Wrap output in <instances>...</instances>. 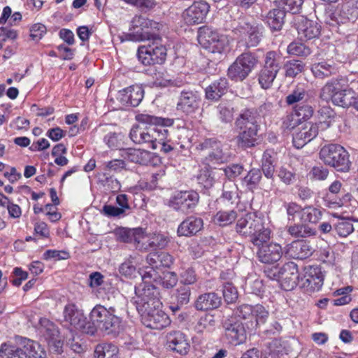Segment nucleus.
I'll list each match as a JSON object with an SVG mask.
<instances>
[{"instance_id": "obj_1", "label": "nucleus", "mask_w": 358, "mask_h": 358, "mask_svg": "<svg viewBox=\"0 0 358 358\" xmlns=\"http://www.w3.org/2000/svg\"><path fill=\"white\" fill-rule=\"evenodd\" d=\"M87 334L94 335L100 331L103 335L117 337L123 331L122 320L115 315V308H108L101 304L96 305L90 313Z\"/></svg>"}, {"instance_id": "obj_53", "label": "nucleus", "mask_w": 358, "mask_h": 358, "mask_svg": "<svg viewBox=\"0 0 358 358\" xmlns=\"http://www.w3.org/2000/svg\"><path fill=\"white\" fill-rule=\"evenodd\" d=\"M321 211L311 206H308L303 208L301 218L304 222L310 223H316L321 217Z\"/></svg>"}, {"instance_id": "obj_27", "label": "nucleus", "mask_w": 358, "mask_h": 358, "mask_svg": "<svg viewBox=\"0 0 358 358\" xmlns=\"http://www.w3.org/2000/svg\"><path fill=\"white\" fill-rule=\"evenodd\" d=\"M166 345L169 349L180 355L187 354L189 343L184 334L180 331H171L166 336Z\"/></svg>"}, {"instance_id": "obj_47", "label": "nucleus", "mask_w": 358, "mask_h": 358, "mask_svg": "<svg viewBox=\"0 0 358 358\" xmlns=\"http://www.w3.org/2000/svg\"><path fill=\"white\" fill-rule=\"evenodd\" d=\"M352 195L349 193L344 194L342 197L338 199L333 198L332 196L327 194L324 199V205L326 207L332 209H336L347 205L351 200Z\"/></svg>"}, {"instance_id": "obj_25", "label": "nucleus", "mask_w": 358, "mask_h": 358, "mask_svg": "<svg viewBox=\"0 0 358 358\" xmlns=\"http://www.w3.org/2000/svg\"><path fill=\"white\" fill-rule=\"evenodd\" d=\"M323 282L324 275L321 268L318 266H309L306 268L303 287L308 292L319 291L322 288Z\"/></svg>"}, {"instance_id": "obj_15", "label": "nucleus", "mask_w": 358, "mask_h": 358, "mask_svg": "<svg viewBox=\"0 0 358 358\" xmlns=\"http://www.w3.org/2000/svg\"><path fill=\"white\" fill-rule=\"evenodd\" d=\"M169 243L166 236L161 234H146L141 228L136 244L140 250H154L164 248Z\"/></svg>"}, {"instance_id": "obj_30", "label": "nucleus", "mask_w": 358, "mask_h": 358, "mask_svg": "<svg viewBox=\"0 0 358 358\" xmlns=\"http://www.w3.org/2000/svg\"><path fill=\"white\" fill-rule=\"evenodd\" d=\"M237 129L238 130V134L236 136V141L239 147L246 148L255 145L257 141L259 127H245Z\"/></svg>"}, {"instance_id": "obj_24", "label": "nucleus", "mask_w": 358, "mask_h": 358, "mask_svg": "<svg viewBox=\"0 0 358 358\" xmlns=\"http://www.w3.org/2000/svg\"><path fill=\"white\" fill-rule=\"evenodd\" d=\"M313 252L310 242L303 240L294 241L285 248V254L292 259H304L310 257Z\"/></svg>"}, {"instance_id": "obj_19", "label": "nucleus", "mask_w": 358, "mask_h": 358, "mask_svg": "<svg viewBox=\"0 0 358 358\" xmlns=\"http://www.w3.org/2000/svg\"><path fill=\"white\" fill-rule=\"evenodd\" d=\"M295 27L300 40H310L320 34V25L303 16H299L295 21Z\"/></svg>"}, {"instance_id": "obj_16", "label": "nucleus", "mask_w": 358, "mask_h": 358, "mask_svg": "<svg viewBox=\"0 0 358 358\" xmlns=\"http://www.w3.org/2000/svg\"><path fill=\"white\" fill-rule=\"evenodd\" d=\"M141 120L145 121L146 122L155 123V124H161L160 130L162 131H164L165 134L164 135V138L161 141H155L152 146V149L156 150L160 148L162 152L164 153H168L173 150V148L168 143L166 139L169 136V131L167 129L169 127H171L173 124V120L170 118H162L160 117H156L153 115H142L141 116Z\"/></svg>"}, {"instance_id": "obj_18", "label": "nucleus", "mask_w": 358, "mask_h": 358, "mask_svg": "<svg viewBox=\"0 0 358 358\" xmlns=\"http://www.w3.org/2000/svg\"><path fill=\"white\" fill-rule=\"evenodd\" d=\"M201 103V98L197 92L182 91L177 103V110L187 115H192L200 108Z\"/></svg>"}, {"instance_id": "obj_55", "label": "nucleus", "mask_w": 358, "mask_h": 358, "mask_svg": "<svg viewBox=\"0 0 358 358\" xmlns=\"http://www.w3.org/2000/svg\"><path fill=\"white\" fill-rule=\"evenodd\" d=\"M219 118L223 123L231 122L234 119V108L229 105L220 103L217 106Z\"/></svg>"}, {"instance_id": "obj_4", "label": "nucleus", "mask_w": 358, "mask_h": 358, "mask_svg": "<svg viewBox=\"0 0 358 358\" xmlns=\"http://www.w3.org/2000/svg\"><path fill=\"white\" fill-rule=\"evenodd\" d=\"M320 158L322 162L337 171L346 173L350 169L351 162L348 152L341 145L329 144L320 151Z\"/></svg>"}, {"instance_id": "obj_14", "label": "nucleus", "mask_w": 358, "mask_h": 358, "mask_svg": "<svg viewBox=\"0 0 358 358\" xmlns=\"http://www.w3.org/2000/svg\"><path fill=\"white\" fill-rule=\"evenodd\" d=\"M225 341L232 345H238L246 340V331L243 324L234 319L228 320L223 324Z\"/></svg>"}, {"instance_id": "obj_26", "label": "nucleus", "mask_w": 358, "mask_h": 358, "mask_svg": "<svg viewBox=\"0 0 358 358\" xmlns=\"http://www.w3.org/2000/svg\"><path fill=\"white\" fill-rule=\"evenodd\" d=\"M257 257L260 262L265 264H272L278 262L282 257V250L279 244L262 243L260 247H257Z\"/></svg>"}, {"instance_id": "obj_12", "label": "nucleus", "mask_w": 358, "mask_h": 358, "mask_svg": "<svg viewBox=\"0 0 358 358\" xmlns=\"http://www.w3.org/2000/svg\"><path fill=\"white\" fill-rule=\"evenodd\" d=\"M133 34L139 41L158 40L155 31L159 29V24L141 15L135 16L131 20Z\"/></svg>"}, {"instance_id": "obj_10", "label": "nucleus", "mask_w": 358, "mask_h": 358, "mask_svg": "<svg viewBox=\"0 0 358 358\" xmlns=\"http://www.w3.org/2000/svg\"><path fill=\"white\" fill-rule=\"evenodd\" d=\"M161 308L162 306H150L148 308H141L138 312L141 315L142 323L150 329L158 330L169 326L171 320Z\"/></svg>"}, {"instance_id": "obj_62", "label": "nucleus", "mask_w": 358, "mask_h": 358, "mask_svg": "<svg viewBox=\"0 0 358 358\" xmlns=\"http://www.w3.org/2000/svg\"><path fill=\"white\" fill-rule=\"evenodd\" d=\"M284 206L286 209L288 220L289 221H294L296 215L300 213H302L303 211L301 206L295 202L285 203Z\"/></svg>"}, {"instance_id": "obj_17", "label": "nucleus", "mask_w": 358, "mask_h": 358, "mask_svg": "<svg viewBox=\"0 0 358 358\" xmlns=\"http://www.w3.org/2000/svg\"><path fill=\"white\" fill-rule=\"evenodd\" d=\"M166 57V49L164 46L148 45L141 47L138 50V59L144 65H152L163 63Z\"/></svg>"}, {"instance_id": "obj_60", "label": "nucleus", "mask_w": 358, "mask_h": 358, "mask_svg": "<svg viewBox=\"0 0 358 358\" xmlns=\"http://www.w3.org/2000/svg\"><path fill=\"white\" fill-rule=\"evenodd\" d=\"M261 178V171L258 169H253L245 176L243 182L248 188L251 189L259 183Z\"/></svg>"}, {"instance_id": "obj_2", "label": "nucleus", "mask_w": 358, "mask_h": 358, "mask_svg": "<svg viewBox=\"0 0 358 358\" xmlns=\"http://www.w3.org/2000/svg\"><path fill=\"white\" fill-rule=\"evenodd\" d=\"M236 232L241 236L249 238L256 247L266 243L271 238V230L264 226L263 219L255 213H247L240 217L236 225Z\"/></svg>"}, {"instance_id": "obj_8", "label": "nucleus", "mask_w": 358, "mask_h": 358, "mask_svg": "<svg viewBox=\"0 0 358 358\" xmlns=\"http://www.w3.org/2000/svg\"><path fill=\"white\" fill-rule=\"evenodd\" d=\"M201 151L202 162L210 167L226 162L229 156L224 151L223 145L216 140L206 139L197 148Z\"/></svg>"}, {"instance_id": "obj_34", "label": "nucleus", "mask_w": 358, "mask_h": 358, "mask_svg": "<svg viewBox=\"0 0 358 358\" xmlns=\"http://www.w3.org/2000/svg\"><path fill=\"white\" fill-rule=\"evenodd\" d=\"M236 129L259 127L257 113L250 109L243 111L235 122Z\"/></svg>"}, {"instance_id": "obj_40", "label": "nucleus", "mask_w": 358, "mask_h": 358, "mask_svg": "<svg viewBox=\"0 0 358 358\" xmlns=\"http://www.w3.org/2000/svg\"><path fill=\"white\" fill-rule=\"evenodd\" d=\"M141 228L127 229L120 228L116 231L117 238L124 243H135L137 244Z\"/></svg>"}, {"instance_id": "obj_48", "label": "nucleus", "mask_w": 358, "mask_h": 358, "mask_svg": "<svg viewBox=\"0 0 358 358\" xmlns=\"http://www.w3.org/2000/svg\"><path fill=\"white\" fill-rule=\"evenodd\" d=\"M284 69L286 77L294 78L304 70V64L300 60H290L285 63Z\"/></svg>"}, {"instance_id": "obj_42", "label": "nucleus", "mask_w": 358, "mask_h": 358, "mask_svg": "<svg viewBox=\"0 0 358 358\" xmlns=\"http://www.w3.org/2000/svg\"><path fill=\"white\" fill-rule=\"evenodd\" d=\"M146 262L149 264L152 271H145V273L142 275V278L143 279H145L146 278L155 279L157 278V273L155 272V269H159L161 268L159 252H151L148 254L146 257Z\"/></svg>"}, {"instance_id": "obj_13", "label": "nucleus", "mask_w": 358, "mask_h": 358, "mask_svg": "<svg viewBox=\"0 0 358 358\" xmlns=\"http://www.w3.org/2000/svg\"><path fill=\"white\" fill-rule=\"evenodd\" d=\"M199 199V194L196 192H180L170 200L169 206L176 211L187 214L196 206Z\"/></svg>"}, {"instance_id": "obj_64", "label": "nucleus", "mask_w": 358, "mask_h": 358, "mask_svg": "<svg viewBox=\"0 0 358 358\" xmlns=\"http://www.w3.org/2000/svg\"><path fill=\"white\" fill-rule=\"evenodd\" d=\"M296 116L299 118V120H306L310 117L313 114V110L310 106L303 105V106H297L295 109Z\"/></svg>"}, {"instance_id": "obj_38", "label": "nucleus", "mask_w": 358, "mask_h": 358, "mask_svg": "<svg viewBox=\"0 0 358 358\" xmlns=\"http://www.w3.org/2000/svg\"><path fill=\"white\" fill-rule=\"evenodd\" d=\"M118 348L112 343H101L96 345L94 354L97 358H116Z\"/></svg>"}, {"instance_id": "obj_45", "label": "nucleus", "mask_w": 358, "mask_h": 358, "mask_svg": "<svg viewBox=\"0 0 358 358\" xmlns=\"http://www.w3.org/2000/svg\"><path fill=\"white\" fill-rule=\"evenodd\" d=\"M280 59V56L275 51L266 52L263 68L278 73L281 68Z\"/></svg>"}, {"instance_id": "obj_32", "label": "nucleus", "mask_w": 358, "mask_h": 358, "mask_svg": "<svg viewBox=\"0 0 358 358\" xmlns=\"http://www.w3.org/2000/svg\"><path fill=\"white\" fill-rule=\"evenodd\" d=\"M311 71L315 78L324 79L336 74L338 69L334 62L322 61L313 64Z\"/></svg>"}, {"instance_id": "obj_58", "label": "nucleus", "mask_w": 358, "mask_h": 358, "mask_svg": "<svg viewBox=\"0 0 358 358\" xmlns=\"http://www.w3.org/2000/svg\"><path fill=\"white\" fill-rule=\"evenodd\" d=\"M307 92L302 87H296L286 96V103L288 105H293L303 101L307 96Z\"/></svg>"}, {"instance_id": "obj_56", "label": "nucleus", "mask_w": 358, "mask_h": 358, "mask_svg": "<svg viewBox=\"0 0 358 358\" xmlns=\"http://www.w3.org/2000/svg\"><path fill=\"white\" fill-rule=\"evenodd\" d=\"M303 0H280V5L282 8V10L289 12L293 14L299 13L301 10Z\"/></svg>"}, {"instance_id": "obj_6", "label": "nucleus", "mask_w": 358, "mask_h": 358, "mask_svg": "<svg viewBox=\"0 0 358 358\" xmlns=\"http://www.w3.org/2000/svg\"><path fill=\"white\" fill-rule=\"evenodd\" d=\"M355 92L351 89L341 90L337 80L327 82L321 90L320 96L325 101L331 100L337 106L348 108L353 104Z\"/></svg>"}, {"instance_id": "obj_52", "label": "nucleus", "mask_w": 358, "mask_h": 358, "mask_svg": "<svg viewBox=\"0 0 358 358\" xmlns=\"http://www.w3.org/2000/svg\"><path fill=\"white\" fill-rule=\"evenodd\" d=\"M197 180L199 183L206 188L212 187L215 182L213 171L208 167H205V169L200 171L197 176Z\"/></svg>"}, {"instance_id": "obj_22", "label": "nucleus", "mask_w": 358, "mask_h": 358, "mask_svg": "<svg viewBox=\"0 0 358 358\" xmlns=\"http://www.w3.org/2000/svg\"><path fill=\"white\" fill-rule=\"evenodd\" d=\"M318 134V127L311 122H306L297 128L293 136V144L299 149L314 139Z\"/></svg>"}, {"instance_id": "obj_41", "label": "nucleus", "mask_w": 358, "mask_h": 358, "mask_svg": "<svg viewBox=\"0 0 358 358\" xmlns=\"http://www.w3.org/2000/svg\"><path fill=\"white\" fill-rule=\"evenodd\" d=\"M236 61L238 62V64L243 69H245L249 73L258 63V59L255 55L249 52L241 54L236 58Z\"/></svg>"}, {"instance_id": "obj_9", "label": "nucleus", "mask_w": 358, "mask_h": 358, "mask_svg": "<svg viewBox=\"0 0 358 358\" xmlns=\"http://www.w3.org/2000/svg\"><path fill=\"white\" fill-rule=\"evenodd\" d=\"M138 287L135 288V296L132 298V302L136 306L137 311L142 308H149L150 306H162V303L158 297L159 292L157 289L152 284L146 282L143 279Z\"/></svg>"}, {"instance_id": "obj_23", "label": "nucleus", "mask_w": 358, "mask_h": 358, "mask_svg": "<svg viewBox=\"0 0 358 358\" xmlns=\"http://www.w3.org/2000/svg\"><path fill=\"white\" fill-rule=\"evenodd\" d=\"M279 282L286 291L293 289L298 283L299 275L298 266L294 262H287L281 267Z\"/></svg>"}, {"instance_id": "obj_44", "label": "nucleus", "mask_w": 358, "mask_h": 358, "mask_svg": "<svg viewBox=\"0 0 358 358\" xmlns=\"http://www.w3.org/2000/svg\"><path fill=\"white\" fill-rule=\"evenodd\" d=\"M40 332L43 334L47 341L54 339L59 335L56 326L47 319H41L40 321Z\"/></svg>"}, {"instance_id": "obj_50", "label": "nucleus", "mask_w": 358, "mask_h": 358, "mask_svg": "<svg viewBox=\"0 0 358 358\" xmlns=\"http://www.w3.org/2000/svg\"><path fill=\"white\" fill-rule=\"evenodd\" d=\"M278 73L262 68L259 74V83L264 89L269 88L276 78Z\"/></svg>"}, {"instance_id": "obj_36", "label": "nucleus", "mask_w": 358, "mask_h": 358, "mask_svg": "<svg viewBox=\"0 0 358 358\" xmlns=\"http://www.w3.org/2000/svg\"><path fill=\"white\" fill-rule=\"evenodd\" d=\"M287 233L294 238H308L316 234L315 229L308 224L297 223L287 227Z\"/></svg>"}, {"instance_id": "obj_28", "label": "nucleus", "mask_w": 358, "mask_h": 358, "mask_svg": "<svg viewBox=\"0 0 358 358\" xmlns=\"http://www.w3.org/2000/svg\"><path fill=\"white\" fill-rule=\"evenodd\" d=\"M144 91L141 86H130L120 92V101L125 106L136 107L141 102Z\"/></svg>"}, {"instance_id": "obj_31", "label": "nucleus", "mask_w": 358, "mask_h": 358, "mask_svg": "<svg viewBox=\"0 0 358 358\" xmlns=\"http://www.w3.org/2000/svg\"><path fill=\"white\" fill-rule=\"evenodd\" d=\"M203 220L194 216L188 217L182 221L178 228L179 236H189L195 235L203 228Z\"/></svg>"}, {"instance_id": "obj_35", "label": "nucleus", "mask_w": 358, "mask_h": 358, "mask_svg": "<svg viewBox=\"0 0 358 358\" xmlns=\"http://www.w3.org/2000/svg\"><path fill=\"white\" fill-rule=\"evenodd\" d=\"M276 153L271 150H266L262 156V168L264 176L271 178L275 167Z\"/></svg>"}, {"instance_id": "obj_49", "label": "nucleus", "mask_w": 358, "mask_h": 358, "mask_svg": "<svg viewBox=\"0 0 358 358\" xmlns=\"http://www.w3.org/2000/svg\"><path fill=\"white\" fill-rule=\"evenodd\" d=\"M235 211H220L213 217V222L220 226H226L232 223L236 218Z\"/></svg>"}, {"instance_id": "obj_43", "label": "nucleus", "mask_w": 358, "mask_h": 358, "mask_svg": "<svg viewBox=\"0 0 358 358\" xmlns=\"http://www.w3.org/2000/svg\"><path fill=\"white\" fill-rule=\"evenodd\" d=\"M267 354L282 357L285 355H287L289 351L288 346L285 341L280 339H273L268 343Z\"/></svg>"}, {"instance_id": "obj_11", "label": "nucleus", "mask_w": 358, "mask_h": 358, "mask_svg": "<svg viewBox=\"0 0 358 358\" xmlns=\"http://www.w3.org/2000/svg\"><path fill=\"white\" fill-rule=\"evenodd\" d=\"M64 319L62 324L64 327L73 329H78L83 333L87 334L88 324L87 317L82 310H79L74 304H69L65 306L63 312Z\"/></svg>"}, {"instance_id": "obj_51", "label": "nucleus", "mask_w": 358, "mask_h": 358, "mask_svg": "<svg viewBox=\"0 0 358 358\" xmlns=\"http://www.w3.org/2000/svg\"><path fill=\"white\" fill-rule=\"evenodd\" d=\"M249 75V73L243 69L238 62L235 61L228 69V76L232 80L236 81H242L245 79Z\"/></svg>"}, {"instance_id": "obj_20", "label": "nucleus", "mask_w": 358, "mask_h": 358, "mask_svg": "<svg viewBox=\"0 0 358 358\" xmlns=\"http://www.w3.org/2000/svg\"><path fill=\"white\" fill-rule=\"evenodd\" d=\"M234 32L242 38L248 36V38L246 41L248 47H255L261 41L260 28L257 25L246 21L239 22L238 25L234 28Z\"/></svg>"}, {"instance_id": "obj_54", "label": "nucleus", "mask_w": 358, "mask_h": 358, "mask_svg": "<svg viewBox=\"0 0 358 358\" xmlns=\"http://www.w3.org/2000/svg\"><path fill=\"white\" fill-rule=\"evenodd\" d=\"M287 52L289 55L299 57H307L310 54L311 51L310 49L304 44L293 42L288 45Z\"/></svg>"}, {"instance_id": "obj_29", "label": "nucleus", "mask_w": 358, "mask_h": 358, "mask_svg": "<svg viewBox=\"0 0 358 358\" xmlns=\"http://www.w3.org/2000/svg\"><path fill=\"white\" fill-rule=\"evenodd\" d=\"M222 304V299L215 292L201 294L195 301V308L198 310H210L218 308Z\"/></svg>"}, {"instance_id": "obj_46", "label": "nucleus", "mask_w": 358, "mask_h": 358, "mask_svg": "<svg viewBox=\"0 0 358 358\" xmlns=\"http://www.w3.org/2000/svg\"><path fill=\"white\" fill-rule=\"evenodd\" d=\"M216 324L214 315L211 314H206L200 317L195 326V330L198 333H203L204 331H212Z\"/></svg>"}, {"instance_id": "obj_61", "label": "nucleus", "mask_w": 358, "mask_h": 358, "mask_svg": "<svg viewBox=\"0 0 358 358\" xmlns=\"http://www.w3.org/2000/svg\"><path fill=\"white\" fill-rule=\"evenodd\" d=\"M335 231L341 237H346L354 231L353 224L348 220H341L335 225Z\"/></svg>"}, {"instance_id": "obj_7", "label": "nucleus", "mask_w": 358, "mask_h": 358, "mask_svg": "<svg viewBox=\"0 0 358 358\" xmlns=\"http://www.w3.org/2000/svg\"><path fill=\"white\" fill-rule=\"evenodd\" d=\"M198 42L212 53H222L228 48L229 41L227 36L219 34L209 27H200L197 36Z\"/></svg>"}, {"instance_id": "obj_3", "label": "nucleus", "mask_w": 358, "mask_h": 358, "mask_svg": "<svg viewBox=\"0 0 358 358\" xmlns=\"http://www.w3.org/2000/svg\"><path fill=\"white\" fill-rule=\"evenodd\" d=\"M46 356L45 350L39 343L26 338L19 344L4 343L0 346L1 358H46Z\"/></svg>"}, {"instance_id": "obj_37", "label": "nucleus", "mask_w": 358, "mask_h": 358, "mask_svg": "<svg viewBox=\"0 0 358 358\" xmlns=\"http://www.w3.org/2000/svg\"><path fill=\"white\" fill-rule=\"evenodd\" d=\"M285 10L280 8L271 10L266 15V22L273 31L280 30L284 24Z\"/></svg>"}, {"instance_id": "obj_21", "label": "nucleus", "mask_w": 358, "mask_h": 358, "mask_svg": "<svg viewBox=\"0 0 358 358\" xmlns=\"http://www.w3.org/2000/svg\"><path fill=\"white\" fill-rule=\"evenodd\" d=\"M209 5L206 1H196L182 14L183 19L187 24H195L203 22L209 11Z\"/></svg>"}, {"instance_id": "obj_39", "label": "nucleus", "mask_w": 358, "mask_h": 358, "mask_svg": "<svg viewBox=\"0 0 358 358\" xmlns=\"http://www.w3.org/2000/svg\"><path fill=\"white\" fill-rule=\"evenodd\" d=\"M128 160L139 164H147L150 161V152L141 149H128L126 152Z\"/></svg>"}, {"instance_id": "obj_57", "label": "nucleus", "mask_w": 358, "mask_h": 358, "mask_svg": "<svg viewBox=\"0 0 358 358\" xmlns=\"http://www.w3.org/2000/svg\"><path fill=\"white\" fill-rule=\"evenodd\" d=\"M174 296L180 306L187 304L190 299L191 289L189 286L181 285L176 289Z\"/></svg>"}, {"instance_id": "obj_63", "label": "nucleus", "mask_w": 358, "mask_h": 358, "mask_svg": "<svg viewBox=\"0 0 358 358\" xmlns=\"http://www.w3.org/2000/svg\"><path fill=\"white\" fill-rule=\"evenodd\" d=\"M181 282L183 285L188 286L194 284L196 281V275L192 268H187L180 273Z\"/></svg>"}, {"instance_id": "obj_5", "label": "nucleus", "mask_w": 358, "mask_h": 358, "mask_svg": "<svg viewBox=\"0 0 358 358\" xmlns=\"http://www.w3.org/2000/svg\"><path fill=\"white\" fill-rule=\"evenodd\" d=\"M148 115V114L138 115L137 119L143 124L148 125L134 126L129 133L131 140L136 144H145L151 148L155 141H161L165 132L160 130L161 124L146 122L141 120V116Z\"/></svg>"}, {"instance_id": "obj_33", "label": "nucleus", "mask_w": 358, "mask_h": 358, "mask_svg": "<svg viewBox=\"0 0 358 358\" xmlns=\"http://www.w3.org/2000/svg\"><path fill=\"white\" fill-rule=\"evenodd\" d=\"M228 89L226 78H220L210 84L206 89V97L208 100L217 101L224 95Z\"/></svg>"}, {"instance_id": "obj_59", "label": "nucleus", "mask_w": 358, "mask_h": 358, "mask_svg": "<svg viewBox=\"0 0 358 358\" xmlns=\"http://www.w3.org/2000/svg\"><path fill=\"white\" fill-rule=\"evenodd\" d=\"M223 296L227 303H231L238 299V291L231 282H225L223 285Z\"/></svg>"}]
</instances>
